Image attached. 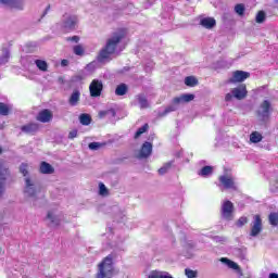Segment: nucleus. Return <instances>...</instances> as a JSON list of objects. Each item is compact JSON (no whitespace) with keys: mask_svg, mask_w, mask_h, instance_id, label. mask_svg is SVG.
Here are the masks:
<instances>
[{"mask_svg":"<svg viewBox=\"0 0 278 278\" xmlns=\"http://www.w3.org/2000/svg\"><path fill=\"white\" fill-rule=\"evenodd\" d=\"M125 30L121 29L112 34V36L106 40L105 46L100 50L97 60L100 62V64H103V62H110L112 60V55L114 53H117L118 51V45L123 40H125Z\"/></svg>","mask_w":278,"mask_h":278,"instance_id":"1","label":"nucleus"},{"mask_svg":"<svg viewBox=\"0 0 278 278\" xmlns=\"http://www.w3.org/2000/svg\"><path fill=\"white\" fill-rule=\"evenodd\" d=\"M117 255L112 252L98 265L97 278H113L114 277V260Z\"/></svg>","mask_w":278,"mask_h":278,"instance_id":"2","label":"nucleus"},{"mask_svg":"<svg viewBox=\"0 0 278 278\" xmlns=\"http://www.w3.org/2000/svg\"><path fill=\"white\" fill-rule=\"evenodd\" d=\"M190 101H194V94L192 93H185L180 97H176L173 99L172 103L168 106H166L163 111H159V116L161 118H164V116H168L170 112H177L181 103H190Z\"/></svg>","mask_w":278,"mask_h":278,"instance_id":"3","label":"nucleus"},{"mask_svg":"<svg viewBox=\"0 0 278 278\" xmlns=\"http://www.w3.org/2000/svg\"><path fill=\"white\" fill-rule=\"evenodd\" d=\"M79 23V17L73 13H65L61 18V29L66 34L75 31Z\"/></svg>","mask_w":278,"mask_h":278,"instance_id":"4","label":"nucleus"},{"mask_svg":"<svg viewBox=\"0 0 278 278\" xmlns=\"http://www.w3.org/2000/svg\"><path fill=\"white\" fill-rule=\"evenodd\" d=\"M11 177L10 167L5 163H0V200L5 194V182Z\"/></svg>","mask_w":278,"mask_h":278,"instance_id":"5","label":"nucleus"},{"mask_svg":"<svg viewBox=\"0 0 278 278\" xmlns=\"http://www.w3.org/2000/svg\"><path fill=\"white\" fill-rule=\"evenodd\" d=\"M256 114L261 121L266 122L270 118V114H273V104L268 100H264L256 111Z\"/></svg>","mask_w":278,"mask_h":278,"instance_id":"6","label":"nucleus"},{"mask_svg":"<svg viewBox=\"0 0 278 278\" xmlns=\"http://www.w3.org/2000/svg\"><path fill=\"white\" fill-rule=\"evenodd\" d=\"M233 203L229 200H226L222 203L220 207V216L223 220H227L228 223L233 220V212H235Z\"/></svg>","mask_w":278,"mask_h":278,"instance_id":"7","label":"nucleus"},{"mask_svg":"<svg viewBox=\"0 0 278 278\" xmlns=\"http://www.w3.org/2000/svg\"><path fill=\"white\" fill-rule=\"evenodd\" d=\"M219 184L217 185L218 188H224V190H238V187L236 186V180L233 177L229 175H222L218 178Z\"/></svg>","mask_w":278,"mask_h":278,"instance_id":"8","label":"nucleus"},{"mask_svg":"<svg viewBox=\"0 0 278 278\" xmlns=\"http://www.w3.org/2000/svg\"><path fill=\"white\" fill-rule=\"evenodd\" d=\"M0 4L9 10H25V2L23 0H0Z\"/></svg>","mask_w":278,"mask_h":278,"instance_id":"9","label":"nucleus"},{"mask_svg":"<svg viewBox=\"0 0 278 278\" xmlns=\"http://www.w3.org/2000/svg\"><path fill=\"white\" fill-rule=\"evenodd\" d=\"M151 153H153V144L146 141L137 154V160H147V157H151Z\"/></svg>","mask_w":278,"mask_h":278,"instance_id":"10","label":"nucleus"},{"mask_svg":"<svg viewBox=\"0 0 278 278\" xmlns=\"http://www.w3.org/2000/svg\"><path fill=\"white\" fill-rule=\"evenodd\" d=\"M90 97L97 98L103 92V81L93 79L89 86Z\"/></svg>","mask_w":278,"mask_h":278,"instance_id":"11","label":"nucleus"},{"mask_svg":"<svg viewBox=\"0 0 278 278\" xmlns=\"http://www.w3.org/2000/svg\"><path fill=\"white\" fill-rule=\"evenodd\" d=\"M24 192L25 194H27V197H30L31 199L36 200V193L38 192V185L31 181V179L26 178Z\"/></svg>","mask_w":278,"mask_h":278,"instance_id":"12","label":"nucleus"},{"mask_svg":"<svg viewBox=\"0 0 278 278\" xmlns=\"http://www.w3.org/2000/svg\"><path fill=\"white\" fill-rule=\"evenodd\" d=\"M262 217L260 215L254 216V220L252 222V228L250 231V236L252 238H257L260 233H262Z\"/></svg>","mask_w":278,"mask_h":278,"instance_id":"13","label":"nucleus"},{"mask_svg":"<svg viewBox=\"0 0 278 278\" xmlns=\"http://www.w3.org/2000/svg\"><path fill=\"white\" fill-rule=\"evenodd\" d=\"M231 92L235 99H237L238 101H242V99H247V94H249V91H247L245 85H241L239 87L233 88Z\"/></svg>","mask_w":278,"mask_h":278,"instance_id":"14","label":"nucleus"},{"mask_svg":"<svg viewBox=\"0 0 278 278\" xmlns=\"http://www.w3.org/2000/svg\"><path fill=\"white\" fill-rule=\"evenodd\" d=\"M38 129H40V126L36 123H29L21 127V131L23 134H28L30 136H34V134H37Z\"/></svg>","mask_w":278,"mask_h":278,"instance_id":"15","label":"nucleus"},{"mask_svg":"<svg viewBox=\"0 0 278 278\" xmlns=\"http://www.w3.org/2000/svg\"><path fill=\"white\" fill-rule=\"evenodd\" d=\"M99 118H108V121H110L111 123H114L116 118V110L109 109V110L100 111Z\"/></svg>","mask_w":278,"mask_h":278,"instance_id":"16","label":"nucleus"},{"mask_svg":"<svg viewBox=\"0 0 278 278\" xmlns=\"http://www.w3.org/2000/svg\"><path fill=\"white\" fill-rule=\"evenodd\" d=\"M36 118L39 123H49L53 118V114L48 109H45L38 113Z\"/></svg>","mask_w":278,"mask_h":278,"instance_id":"17","label":"nucleus"},{"mask_svg":"<svg viewBox=\"0 0 278 278\" xmlns=\"http://www.w3.org/2000/svg\"><path fill=\"white\" fill-rule=\"evenodd\" d=\"M269 192L273 194H278V172H275L269 177Z\"/></svg>","mask_w":278,"mask_h":278,"instance_id":"18","label":"nucleus"},{"mask_svg":"<svg viewBox=\"0 0 278 278\" xmlns=\"http://www.w3.org/2000/svg\"><path fill=\"white\" fill-rule=\"evenodd\" d=\"M200 25L204 27V29H214V27H216V20L214 17H202Z\"/></svg>","mask_w":278,"mask_h":278,"instance_id":"19","label":"nucleus"},{"mask_svg":"<svg viewBox=\"0 0 278 278\" xmlns=\"http://www.w3.org/2000/svg\"><path fill=\"white\" fill-rule=\"evenodd\" d=\"M39 172L41 175H53L55 173V168H53L51 164L43 161L40 163Z\"/></svg>","mask_w":278,"mask_h":278,"instance_id":"20","label":"nucleus"},{"mask_svg":"<svg viewBox=\"0 0 278 278\" xmlns=\"http://www.w3.org/2000/svg\"><path fill=\"white\" fill-rule=\"evenodd\" d=\"M251 77V73L244 71H236L232 75V81H244V79H249Z\"/></svg>","mask_w":278,"mask_h":278,"instance_id":"21","label":"nucleus"},{"mask_svg":"<svg viewBox=\"0 0 278 278\" xmlns=\"http://www.w3.org/2000/svg\"><path fill=\"white\" fill-rule=\"evenodd\" d=\"M136 99L141 110H147L149 108V100L147 99V96H144V93L137 94Z\"/></svg>","mask_w":278,"mask_h":278,"instance_id":"22","label":"nucleus"},{"mask_svg":"<svg viewBox=\"0 0 278 278\" xmlns=\"http://www.w3.org/2000/svg\"><path fill=\"white\" fill-rule=\"evenodd\" d=\"M47 220H50L49 227H59L60 225V217L53 214V212H48Z\"/></svg>","mask_w":278,"mask_h":278,"instance_id":"23","label":"nucleus"},{"mask_svg":"<svg viewBox=\"0 0 278 278\" xmlns=\"http://www.w3.org/2000/svg\"><path fill=\"white\" fill-rule=\"evenodd\" d=\"M79 97H81V92H79V90H74L68 100L72 108H75V105L79 103Z\"/></svg>","mask_w":278,"mask_h":278,"instance_id":"24","label":"nucleus"},{"mask_svg":"<svg viewBox=\"0 0 278 278\" xmlns=\"http://www.w3.org/2000/svg\"><path fill=\"white\" fill-rule=\"evenodd\" d=\"M233 255H236V257H239V260H247V248L242 247V248H235L232 250Z\"/></svg>","mask_w":278,"mask_h":278,"instance_id":"25","label":"nucleus"},{"mask_svg":"<svg viewBox=\"0 0 278 278\" xmlns=\"http://www.w3.org/2000/svg\"><path fill=\"white\" fill-rule=\"evenodd\" d=\"M129 90V87L125 83L119 84L115 89V94L117 97H125V93Z\"/></svg>","mask_w":278,"mask_h":278,"instance_id":"26","label":"nucleus"},{"mask_svg":"<svg viewBox=\"0 0 278 278\" xmlns=\"http://www.w3.org/2000/svg\"><path fill=\"white\" fill-rule=\"evenodd\" d=\"M213 173H214V167L206 165L201 168L198 175H200V177H210Z\"/></svg>","mask_w":278,"mask_h":278,"instance_id":"27","label":"nucleus"},{"mask_svg":"<svg viewBox=\"0 0 278 278\" xmlns=\"http://www.w3.org/2000/svg\"><path fill=\"white\" fill-rule=\"evenodd\" d=\"M10 62V50L3 49L2 55H0V66H3V64H8Z\"/></svg>","mask_w":278,"mask_h":278,"instance_id":"28","label":"nucleus"},{"mask_svg":"<svg viewBox=\"0 0 278 278\" xmlns=\"http://www.w3.org/2000/svg\"><path fill=\"white\" fill-rule=\"evenodd\" d=\"M186 86H189L190 88H194V86L199 85V80L194 76H187L185 78Z\"/></svg>","mask_w":278,"mask_h":278,"instance_id":"29","label":"nucleus"},{"mask_svg":"<svg viewBox=\"0 0 278 278\" xmlns=\"http://www.w3.org/2000/svg\"><path fill=\"white\" fill-rule=\"evenodd\" d=\"M263 136L262 134L257 132V131H253L251 135H250V141L253 143V144H257V142H262L263 140Z\"/></svg>","mask_w":278,"mask_h":278,"instance_id":"30","label":"nucleus"},{"mask_svg":"<svg viewBox=\"0 0 278 278\" xmlns=\"http://www.w3.org/2000/svg\"><path fill=\"white\" fill-rule=\"evenodd\" d=\"M35 64L39 71H42L43 73H47L49 68V64H47V61L43 60H35Z\"/></svg>","mask_w":278,"mask_h":278,"instance_id":"31","label":"nucleus"},{"mask_svg":"<svg viewBox=\"0 0 278 278\" xmlns=\"http://www.w3.org/2000/svg\"><path fill=\"white\" fill-rule=\"evenodd\" d=\"M80 125L88 126L92 123V117L89 114L83 113L79 116Z\"/></svg>","mask_w":278,"mask_h":278,"instance_id":"32","label":"nucleus"},{"mask_svg":"<svg viewBox=\"0 0 278 278\" xmlns=\"http://www.w3.org/2000/svg\"><path fill=\"white\" fill-rule=\"evenodd\" d=\"M147 131H149V124H144L143 126L138 128V130L136 131V134L134 136L135 140H138V138H140V136H142V134H147Z\"/></svg>","mask_w":278,"mask_h":278,"instance_id":"33","label":"nucleus"},{"mask_svg":"<svg viewBox=\"0 0 278 278\" xmlns=\"http://www.w3.org/2000/svg\"><path fill=\"white\" fill-rule=\"evenodd\" d=\"M88 147L90 151H99V149H103V147H105V142L93 141V142H90Z\"/></svg>","mask_w":278,"mask_h":278,"instance_id":"34","label":"nucleus"},{"mask_svg":"<svg viewBox=\"0 0 278 278\" xmlns=\"http://www.w3.org/2000/svg\"><path fill=\"white\" fill-rule=\"evenodd\" d=\"M99 194L100 197H110V190L103 182H99Z\"/></svg>","mask_w":278,"mask_h":278,"instance_id":"35","label":"nucleus"},{"mask_svg":"<svg viewBox=\"0 0 278 278\" xmlns=\"http://www.w3.org/2000/svg\"><path fill=\"white\" fill-rule=\"evenodd\" d=\"M220 262H223V264H227V266L229 268H232L233 270H238V264H236V262H233L227 257H222Z\"/></svg>","mask_w":278,"mask_h":278,"instance_id":"36","label":"nucleus"},{"mask_svg":"<svg viewBox=\"0 0 278 278\" xmlns=\"http://www.w3.org/2000/svg\"><path fill=\"white\" fill-rule=\"evenodd\" d=\"M170 166H173V161L165 163L160 169L159 175H166L168 170H170Z\"/></svg>","mask_w":278,"mask_h":278,"instance_id":"37","label":"nucleus"},{"mask_svg":"<svg viewBox=\"0 0 278 278\" xmlns=\"http://www.w3.org/2000/svg\"><path fill=\"white\" fill-rule=\"evenodd\" d=\"M268 218H269V225H273V227H277V225H278V213H270Z\"/></svg>","mask_w":278,"mask_h":278,"instance_id":"38","label":"nucleus"},{"mask_svg":"<svg viewBox=\"0 0 278 278\" xmlns=\"http://www.w3.org/2000/svg\"><path fill=\"white\" fill-rule=\"evenodd\" d=\"M8 114H10V108H8V104L0 102V115L8 116Z\"/></svg>","mask_w":278,"mask_h":278,"instance_id":"39","label":"nucleus"},{"mask_svg":"<svg viewBox=\"0 0 278 278\" xmlns=\"http://www.w3.org/2000/svg\"><path fill=\"white\" fill-rule=\"evenodd\" d=\"M255 21H256V23H258V24L264 23V21H266V12L260 11V12L256 14Z\"/></svg>","mask_w":278,"mask_h":278,"instance_id":"40","label":"nucleus"},{"mask_svg":"<svg viewBox=\"0 0 278 278\" xmlns=\"http://www.w3.org/2000/svg\"><path fill=\"white\" fill-rule=\"evenodd\" d=\"M244 4H237L235 7V12L239 15V16H244Z\"/></svg>","mask_w":278,"mask_h":278,"instance_id":"41","label":"nucleus"},{"mask_svg":"<svg viewBox=\"0 0 278 278\" xmlns=\"http://www.w3.org/2000/svg\"><path fill=\"white\" fill-rule=\"evenodd\" d=\"M247 223H249V218L242 216V217H240V218L237 220L236 226L239 227V228H240V227H244V225H247Z\"/></svg>","mask_w":278,"mask_h":278,"instance_id":"42","label":"nucleus"},{"mask_svg":"<svg viewBox=\"0 0 278 278\" xmlns=\"http://www.w3.org/2000/svg\"><path fill=\"white\" fill-rule=\"evenodd\" d=\"M75 55H84V47L81 45H77L73 48Z\"/></svg>","mask_w":278,"mask_h":278,"instance_id":"43","label":"nucleus"},{"mask_svg":"<svg viewBox=\"0 0 278 278\" xmlns=\"http://www.w3.org/2000/svg\"><path fill=\"white\" fill-rule=\"evenodd\" d=\"M185 275L188 278H197V271L192 269H185Z\"/></svg>","mask_w":278,"mask_h":278,"instance_id":"44","label":"nucleus"},{"mask_svg":"<svg viewBox=\"0 0 278 278\" xmlns=\"http://www.w3.org/2000/svg\"><path fill=\"white\" fill-rule=\"evenodd\" d=\"M20 173H22V175H23L24 177H27V175H28V173H29V172H27V164H25V163H22V164H21V166H20Z\"/></svg>","mask_w":278,"mask_h":278,"instance_id":"45","label":"nucleus"},{"mask_svg":"<svg viewBox=\"0 0 278 278\" xmlns=\"http://www.w3.org/2000/svg\"><path fill=\"white\" fill-rule=\"evenodd\" d=\"M86 79V75L84 74H78L76 76H73L72 81L78 83V81H84Z\"/></svg>","mask_w":278,"mask_h":278,"instance_id":"46","label":"nucleus"},{"mask_svg":"<svg viewBox=\"0 0 278 278\" xmlns=\"http://www.w3.org/2000/svg\"><path fill=\"white\" fill-rule=\"evenodd\" d=\"M211 238L214 240V242H227V238L225 237L212 236Z\"/></svg>","mask_w":278,"mask_h":278,"instance_id":"47","label":"nucleus"},{"mask_svg":"<svg viewBox=\"0 0 278 278\" xmlns=\"http://www.w3.org/2000/svg\"><path fill=\"white\" fill-rule=\"evenodd\" d=\"M67 42H79V36H73L66 38Z\"/></svg>","mask_w":278,"mask_h":278,"instance_id":"48","label":"nucleus"},{"mask_svg":"<svg viewBox=\"0 0 278 278\" xmlns=\"http://www.w3.org/2000/svg\"><path fill=\"white\" fill-rule=\"evenodd\" d=\"M68 138H70V140H73V138H77V130L70 131Z\"/></svg>","mask_w":278,"mask_h":278,"instance_id":"49","label":"nucleus"},{"mask_svg":"<svg viewBox=\"0 0 278 278\" xmlns=\"http://www.w3.org/2000/svg\"><path fill=\"white\" fill-rule=\"evenodd\" d=\"M233 100V93L230 92V93H227L226 97H225V101L229 102V101H232Z\"/></svg>","mask_w":278,"mask_h":278,"instance_id":"50","label":"nucleus"},{"mask_svg":"<svg viewBox=\"0 0 278 278\" xmlns=\"http://www.w3.org/2000/svg\"><path fill=\"white\" fill-rule=\"evenodd\" d=\"M49 10H51V5H48V7L46 8V10L43 11V13H42V15H41V18H45V15H46V14H49Z\"/></svg>","mask_w":278,"mask_h":278,"instance_id":"51","label":"nucleus"},{"mask_svg":"<svg viewBox=\"0 0 278 278\" xmlns=\"http://www.w3.org/2000/svg\"><path fill=\"white\" fill-rule=\"evenodd\" d=\"M94 68V64L89 63L87 64V66L85 67L86 71H92Z\"/></svg>","mask_w":278,"mask_h":278,"instance_id":"52","label":"nucleus"},{"mask_svg":"<svg viewBox=\"0 0 278 278\" xmlns=\"http://www.w3.org/2000/svg\"><path fill=\"white\" fill-rule=\"evenodd\" d=\"M268 278H278V274L277 273H270Z\"/></svg>","mask_w":278,"mask_h":278,"instance_id":"53","label":"nucleus"},{"mask_svg":"<svg viewBox=\"0 0 278 278\" xmlns=\"http://www.w3.org/2000/svg\"><path fill=\"white\" fill-rule=\"evenodd\" d=\"M61 64L62 66H68V60H62Z\"/></svg>","mask_w":278,"mask_h":278,"instance_id":"54","label":"nucleus"},{"mask_svg":"<svg viewBox=\"0 0 278 278\" xmlns=\"http://www.w3.org/2000/svg\"><path fill=\"white\" fill-rule=\"evenodd\" d=\"M0 155H3V148L0 146Z\"/></svg>","mask_w":278,"mask_h":278,"instance_id":"55","label":"nucleus"},{"mask_svg":"<svg viewBox=\"0 0 278 278\" xmlns=\"http://www.w3.org/2000/svg\"><path fill=\"white\" fill-rule=\"evenodd\" d=\"M91 1V3H97V0H90Z\"/></svg>","mask_w":278,"mask_h":278,"instance_id":"56","label":"nucleus"}]
</instances>
